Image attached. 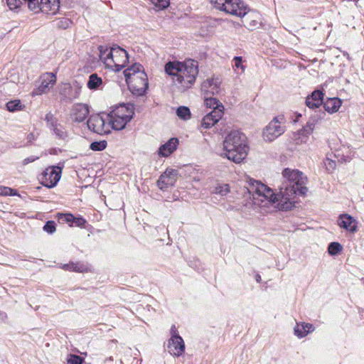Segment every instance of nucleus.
<instances>
[{
    "instance_id": "obj_32",
    "label": "nucleus",
    "mask_w": 364,
    "mask_h": 364,
    "mask_svg": "<svg viewBox=\"0 0 364 364\" xmlns=\"http://www.w3.org/2000/svg\"><path fill=\"white\" fill-rule=\"evenodd\" d=\"M177 116L183 120L191 118V112L188 107L185 106L179 107L176 110Z\"/></svg>"
},
{
    "instance_id": "obj_15",
    "label": "nucleus",
    "mask_w": 364,
    "mask_h": 364,
    "mask_svg": "<svg viewBox=\"0 0 364 364\" xmlns=\"http://www.w3.org/2000/svg\"><path fill=\"white\" fill-rule=\"evenodd\" d=\"M89 107L85 104L77 103L73 106L70 117L75 122H82L89 115Z\"/></svg>"
},
{
    "instance_id": "obj_14",
    "label": "nucleus",
    "mask_w": 364,
    "mask_h": 364,
    "mask_svg": "<svg viewBox=\"0 0 364 364\" xmlns=\"http://www.w3.org/2000/svg\"><path fill=\"white\" fill-rule=\"evenodd\" d=\"M178 173L174 169H167L157 181L158 187L161 190H166L175 184L177 180Z\"/></svg>"
},
{
    "instance_id": "obj_7",
    "label": "nucleus",
    "mask_w": 364,
    "mask_h": 364,
    "mask_svg": "<svg viewBox=\"0 0 364 364\" xmlns=\"http://www.w3.org/2000/svg\"><path fill=\"white\" fill-rule=\"evenodd\" d=\"M283 117H274L269 124L265 127L262 133V137L264 141L271 142L284 132Z\"/></svg>"
},
{
    "instance_id": "obj_36",
    "label": "nucleus",
    "mask_w": 364,
    "mask_h": 364,
    "mask_svg": "<svg viewBox=\"0 0 364 364\" xmlns=\"http://www.w3.org/2000/svg\"><path fill=\"white\" fill-rule=\"evenodd\" d=\"M67 364H82L84 359L74 354H68L66 358Z\"/></svg>"
},
{
    "instance_id": "obj_20",
    "label": "nucleus",
    "mask_w": 364,
    "mask_h": 364,
    "mask_svg": "<svg viewBox=\"0 0 364 364\" xmlns=\"http://www.w3.org/2000/svg\"><path fill=\"white\" fill-rule=\"evenodd\" d=\"M80 89L81 87L77 83L73 86L68 83H65L61 86L60 94L68 100L76 99L80 95Z\"/></svg>"
},
{
    "instance_id": "obj_3",
    "label": "nucleus",
    "mask_w": 364,
    "mask_h": 364,
    "mask_svg": "<svg viewBox=\"0 0 364 364\" xmlns=\"http://www.w3.org/2000/svg\"><path fill=\"white\" fill-rule=\"evenodd\" d=\"M247 137L239 131H231L223 141V155L235 163L242 162L248 152Z\"/></svg>"
},
{
    "instance_id": "obj_17",
    "label": "nucleus",
    "mask_w": 364,
    "mask_h": 364,
    "mask_svg": "<svg viewBox=\"0 0 364 364\" xmlns=\"http://www.w3.org/2000/svg\"><path fill=\"white\" fill-rule=\"evenodd\" d=\"M315 127V122L309 121L302 129L299 130L295 135L296 144L306 143L309 136L313 133Z\"/></svg>"
},
{
    "instance_id": "obj_46",
    "label": "nucleus",
    "mask_w": 364,
    "mask_h": 364,
    "mask_svg": "<svg viewBox=\"0 0 364 364\" xmlns=\"http://www.w3.org/2000/svg\"><path fill=\"white\" fill-rule=\"evenodd\" d=\"M256 280H257V282H261V277L258 274L256 275Z\"/></svg>"
},
{
    "instance_id": "obj_10",
    "label": "nucleus",
    "mask_w": 364,
    "mask_h": 364,
    "mask_svg": "<svg viewBox=\"0 0 364 364\" xmlns=\"http://www.w3.org/2000/svg\"><path fill=\"white\" fill-rule=\"evenodd\" d=\"M40 80V85L31 92L33 97L48 93L55 85L57 77L53 73H46L41 76Z\"/></svg>"
},
{
    "instance_id": "obj_31",
    "label": "nucleus",
    "mask_w": 364,
    "mask_h": 364,
    "mask_svg": "<svg viewBox=\"0 0 364 364\" xmlns=\"http://www.w3.org/2000/svg\"><path fill=\"white\" fill-rule=\"evenodd\" d=\"M9 10L18 13L21 11L22 2L21 0H5Z\"/></svg>"
},
{
    "instance_id": "obj_1",
    "label": "nucleus",
    "mask_w": 364,
    "mask_h": 364,
    "mask_svg": "<svg viewBox=\"0 0 364 364\" xmlns=\"http://www.w3.org/2000/svg\"><path fill=\"white\" fill-rule=\"evenodd\" d=\"M282 185L277 194L267 185L257 181H251L250 191L255 205L287 211L295 206L297 196L306 195L308 178L302 171L286 168L282 171Z\"/></svg>"
},
{
    "instance_id": "obj_39",
    "label": "nucleus",
    "mask_w": 364,
    "mask_h": 364,
    "mask_svg": "<svg viewBox=\"0 0 364 364\" xmlns=\"http://www.w3.org/2000/svg\"><path fill=\"white\" fill-rule=\"evenodd\" d=\"M324 166L328 171H333L336 168V162L333 159L327 157L324 161Z\"/></svg>"
},
{
    "instance_id": "obj_45",
    "label": "nucleus",
    "mask_w": 364,
    "mask_h": 364,
    "mask_svg": "<svg viewBox=\"0 0 364 364\" xmlns=\"http://www.w3.org/2000/svg\"><path fill=\"white\" fill-rule=\"evenodd\" d=\"M36 138H37V135L33 132L28 134L27 136V139L29 142H32V141H35Z\"/></svg>"
},
{
    "instance_id": "obj_40",
    "label": "nucleus",
    "mask_w": 364,
    "mask_h": 364,
    "mask_svg": "<svg viewBox=\"0 0 364 364\" xmlns=\"http://www.w3.org/2000/svg\"><path fill=\"white\" fill-rule=\"evenodd\" d=\"M228 1V0H210V3L216 9L224 11Z\"/></svg>"
},
{
    "instance_id": "obj_34",
    "label": "nucleus",
    "mask_w": 364,
    "mask_h": 364,
    "mask_svg": "<svg viewBox=\"0 0 364 364\" xmlns=\"http://www.w3.org/2000/svg\"><path fill=\"white\" fill-rule=\"evenodd\" d=\"M16 190L13 189L10 187L0 186V196H18Z\"/></svg>"
},
{
    "instance_id": "obj_33",
    "label": "nucleus",
    "mask_w": 364,
    "mask_h": 364,
    "mask_svg": "<svg viewBox=\"0 0 364 364\" xmlns=\"http://www.w3.org/2000/svg\"><path fill=\"white\" fill-rule=\"evenodd\" d=\"M234 65L233 67L235 71H240V73H243L245 70V65H243L242 58L240 56H236L232 60Z\"/></svg>"
},
{
    "instance_id": "obj_4",
    "label": "nucleus",
    "mask_w": 364,
    "mask_h": 364,
    "mask_svg": "<svg viewBox=\"0 0 364 364\" xmlns=\"http://www.w3.org/2000/svg\"><path fill=\"white\" fill-rule=\"evenodd\" d=\"M98 50L100 60L107 69L119 72L128 63L127 52L119 46H100Z\"/></svg>"
},
{
    "instance_id": "obj_44",
    "label": "nucleus",
    "mask_w": 364,
    "mask_h": 364,
    "mask_svg": "<svg viewBox=\"0 0 364 364\" xmlns=\"http://www.w3.org/2000/svg\"><path fill=\"white\" fill-rule=\"evenodd\" d=\"M38 159V157H36V156H30V157H28L26 159H25L23 161V165H27L29 163H31V162H33L35 161L36 160H37Z\"/></svg>"
},
{
    "instance_id": "obj_26",
    "label": "nucleus",
    "mask_w": 364,
    "mask_h": 364,
    "mask_svg": "<svg viewBox=\"0 0 364 364\" xmlns=\"http://www.w3.org/2000/svg\"><path fill=\"white\" fill-rule=\"evenodd\" d=\"M87 86L91 90H102L104 86V82L97 74L92 73L89 76Z\"/></svg>"
},
{
    "instance_id": "obj_18",
    "label": "nucleus",
    "mask_w": 364,
    "mask_h": 364,
    "mask_svg": "<svg viewBox=\"0 0 364 364\" xmlns=\"http://www.w3.org/2000/svg\"><path fill=\"white\" fill-rule=\"evenodd\" d=\"M178 143L179 141L177 138H171L159 148V156L161 157H167L170 156L176 150Z\"/></svg>"
},
{
    "instance_id": "obj_29",
    "label": "nucleus",
    "mask_w": 364,
    "mask_h": 364,
    "mask_svg": "<svg viewBox=\"0 0 364 364\" xmlns=\"http://www.w3.org/2000/svg\"><path fill=\"white\" fill-rule=\"evenodd\" d=\"M6 106L7 110L11 112L20 111L24 108V105L21 104L19 100L9 101L6 103Z\"/></svg>"
},
{
    "instance_id": "obj_27",
    "label": "nucleus",
    "mask_w": 364,
    "mask_h": 364,
    "mask_svg": "<svg viewBox=\"0 0 364 364\" xmlns=\"http://www.w3.org/2000/svg\"><path fill=\"white\" fill-rule=\"evenodd\" d=\"M342 102L337 97L329 98L324 102V108L328 113L337 112L341 106Z\"/></svg>"
},
{
    "instance_id": "obj_23",
    "label": "nucleus",
    "mask_w": 364,
    "mask_h": 364,
    "mask_svg": "<svg viewBox=\"0 0 364 364\" xmlns=\"http://www.w3.org/2000/svg\"><path fill=\"white\" fill-rule=\"evenodd\" d=\"M323 93L321 90H314L306 100V105L311 109H315L323 103Z\"/></svg>"
},
{
    "instance_id": "obj_22",
    "label": "nucleus",
    "mask_w": 364,
    "mask_h": 364,
    "mask_svg": "<svg viewBox=\"0 0 364 364\" xmlns=\"http://www.w3.org/2000/svg\"><path fill=\"white\" fill-rule=\"evenodd\" d=\"M61 268L64 270L75 272L79 273H85L92 272V267L87 264L82 262H69L61 266Z\"/></svg>"
},
{
    "instance_id": "obj_9",
    "label": "nucleus",
    "mask_w": 364,
    "mask_h": 364,
    "mask_svg": "<svg viewBox=\"0 0 364 364\" xmlns=\"http://www.w3.org/2000/svg\"><path fill=\"white\" fill-rule=\"evenodd\" d=\"M171 338L168 343V352L175 356L181 355L185 351V343L178 335L177 328L172 325L170 330Z\"/></svg>"
},
{
    "instance_id": "obj_28",
    "label": "nucleus",
    "mask_w": 364,
    "mask_h": 364,
    "mask_svg": "<svg viewBox=\"0 0 364 364\" xmlns=\"http://www.w3.org/2000/svg\"><path fill=\"white\" fill-rule=\"evenodd\" d=\"M243 23L249 29H255L260 24V16L255 12L249 14L243 21Z\"/></svg>"
},
{
    "instance_id": "obj_37",
    "label": "nucleus",
    "mask_w": 364,
    "mask_h": 364,
    "mask_svg": "<svg viewBox=\"0 0 364 364\" xmlns=\"http://www.w3.org/2000/svg\"><path fill=\"white\" fill-rule=\"evenodd\" d=\"M328 250L331 255H335L342 250V246L338 242H331L328 245Z\"/></svg>"
},
{
    "instance_id": "obj_42",
    "label": "nucleus",
    "mask_w": 364,
    "mask_h": 364,
    "mask_svg": "<svg viewBox=\"0 0 364 364\" xmlns=\"http://www.w3.org/2000/svg\"><path fill=\"white\" fill-rule=\"evenodd\" d=\"M43 230L48 233L52 234L55 231V223L54 221H48L43 226Z\"/></svg>"
},
{
    "instance_id": "obj_30",
    "label": "nucleus",
    "mask_w": 364,
    "mask_h": 364,
    "mask_svg": "<svg viewBox=\"0 0 364 364\" xmlns=\"http://www.w3.org/2000/svg\"><path fill=\"white\" fill-rule=\"evenodd\" d=\"M230 191V186L226 183H218L217 184L213 191V193L220 195V196H226Z\"/></svg>"
},
{
    "instance_id": "obj_16",
    "label": "nucleus",
    "mask_w": 364,
    "mask_h": 364,
    "mask_svg": "<svg viewBox=\"0 0 364 364\" xmlns=\"http://www.w3.org/2000/svg\"><path fill=\"white\" fill-rule=\"evenodd\" d=\"M338 224L340 228L345 229L350 232L357 231V221L348 214H343L339 216Z\"/></svg>"
},
{
    "instance_id": "obj_2",
    "label": "nucleus",
    "mask_w": 364,
    "mask_h": 364,
    "mask_svg": "<svg viewBox=\"0 0 364 364\" xmlns=\"http://www.w3.org/2000/svg\"><path fill=\"white\" fill-rule=\"evenodd\" d=\"M165 72L170 76L178 89L185 91L191 87L198 74V63L192 59L183 62L171 61L165 65Z\"/></svg>"
},
{
    "instance_id": "obj_41",
    "label": "nucleus",
    "mask_w": 364,
    "mask_h": 364,
    "mask_svg": "<svg viewBox=\"0 0 364 364\" xmlns=\"http://www.w3.org/2000/svg\"><path fill=\"white\" fill-rule=\"evenodd\" d=\"M59 218L69 223L70 226H73V220H75V216L71 213H60Z\"/></svg>"
},
{
    "instance_id": "obj_8",
    "label": "nucleus",
    "mask_w": 364,
    "mask_h": 364,
    "mask_svg": "<svg viewBox=\"0 0 364 364\" xmlns=\"http://www.w3.org/2000/svg\"><path fill=\"white\" fill-rule=\"evenodd\" d=\"M88 128L98 134H107L111 132V125L107 120V115L95 114L87 121Z\"/></svg>"
},
{
    "instance_id": "obj_47",
    "label": "nucleus",
    "mask_w": 364,
    "mask_h": 364,
    "mask_svg": "<svg viewBox=\"0 0 364 364\" xmlns=\"http://www.w3.org/2000/svg\"><path fill=\"white\" fill-rule=\"evenodd\" d=\"M112 357L108 358V361H112Z\"/></svg>"
},
{
    "instance_id": "obj_43",
    "label": "nucleus",
    "mask_w": 364,
    "mask_h": 364,
    "mask_svg": "<svg viewBox=\"0 0 364 364\" xmlns=\"http://www.w3.org/2000/svg\"><path fill=\"white\" fill-rule=\"evenodd\" d=\"M85 223H86V220L83 218H82V217L75 218V220H73V226L75 225L77 227L82 228V227H84Z\"/></svg>"
},
{
    "instance_id": "obj_24",
    "label": "nucleus",
    "mask_w": 364,
    "mask_h": 364,
    "mask_svg": "<svg viewBox=\"0 0 364 364\" xmlns=\"http://www.w3.org/2000/svg\"><path fill=\"white\" fill-rule=\"evenodd\" d=\"M223 117V114H217V112H209L203 117L200 127L205 129H210L217 124Z\"/></svg>"
},
{
    "instance_id": "obj_11",
    "label": "nucleus",
    "mask_w": 364,
    "mask_h": 364,
    "mask_svg": "<svg viewBox=\"0 0 364 364\" xmlns=\"http://www.w3.org/2000/svg\"><path fill=\"white\" fill-rule=\"evenodd\" d=\"M61 176V168L59 166H50L43 173L41 183L48 188L56 186Z\"/></svg>"
},
{
    "instance_id": "obj_38",
    "label": "nucleus",
    "mask_w": 364,
    "mask_h": 364,
    "mask_svg": "<svg viewBox=\"0 0 364 364\" xmlns=\"http://www.w3.org/2000/svg\"><path fill=\"white\" fill-rule=\"evenodd\" d=\"M107 146L105 141H95L90 144V149L93 151H102Z\"/></svg>"
},
{
    "instance_id": "obj_19",
    "label": "nucleus",
    "mask_w": 364,
    "mask_h": 364,
    "mask_svg": "<svg viewBox=\"0 0 364 364\" xmlns=\"http://www.w3.org/2000/svg\"><path fill=\"white\" fill-rule=\"evenodd\" d=\"M41 13L48 16H54L60 9V0H41Z\"/></svg>"
},
{
    "instance_id": "obj_21",
    "label": "nucleus",
    "mask_w": 364,
    "mask_h": 364,
    "mask_svg": "<svg viewBox=\"0 0 364 364\" xmlns=\"http://www.w3.org/2000/svg\"><path fill=\"white\" fill-rule=\"evenodd\" d=\"M204 105L213 110L210 112H215L220 114H224L225 107L215 97L212 96H204Z\"/></svg>"
},
{
    "instance_id": "obj_35",
    "label": "nucleus",
    "mask_w": 364,
    "mask_h": 364,
    "mask_svg": "<svg viewBox=\"0 0 364 364\" xmlns=\"http://www.w3.org/2000/svg\"><path fill=\"white\" fill-rule=\"evenodd\" d=\"M27 4L28 9L33 13L38 14L41 12V1L39 3L38 0H34L27 3Z\"/></svg>"
},
{
    "instance_id": "obj_12",
    "label": "nucleus",
    "mask_w": 364,
    "mask_h": 364,
    "mask_svg": "<svg viewBox=\"0 0 364 364\" xmlns=\"http://www.w3.org/2000/svg\"><path fill=\"white\" fill-rule=\"evenodd\" d=\"M221 80L218 77L208 78L201 85V90L204 96L219 95L223 91Z\"/></svg>"
},
{
    "instance_id": "obj_5",
    "label": "nucleus",
    "mask_w": 364,
    "mask_h": 364,
    "mask_svg": "<svg viewBox=\"0 0 364 364\" xmlns=\"http://www.w3.org/2000/svg\"><path fill=\"white\" fill-rule=\"evenodd\" d=\"M126 82L130 92L136 96H143L148 87L147 75L143 66L134 63L123 72Z\"/></svg>"
},
{
    "instance_id": "obj_25",
    "label": "nucleus",
    "mask_w": 364,
    "mask_h": 364,
    "mask_svg": "<svg viewBox=\"0 0 364 364\" xmlns=\"http://www.w3.org/2000/svg\"><path fill=\"white\" fill-rule=\"evenodd\" d=\"M294 333L298 338H304L307 336L308 333L314 331V327L312 324L309 323H298L295 326Z\"/></svg>"
},
{
    "instance_id": "obj_6",
    "label": "nucleus",
    "mask_w": 364,
    "mask_h": 364,
    "mask_svg": "<svg viewBox=\"0 0 364 364\" xmlns=\"http://www.w3.org/2000/svg\"><path fill=\"white\" fill-rule=\"evenodd\" d=\"M133 115L132 108L122 105L114 108L109 114H107V118L111 125V129L122 130L125 128Z\"/></svg>"
},
{
    "instance_id": "obj_13",
    "label": "nucleus",
    "mask_w": 364,
    "mask_h": 364,
    "mask_svg": "<svg viewBox=\"0 0 364 364\" xmlns=\"http://www.w3.org/2000/svg\"><path fill=\"white\" fill-rule=\"evenodd\" d=\"M224 11L242 18L247 14L248 8L242 0H228Z\"/></svg>"
}]
</instances>
